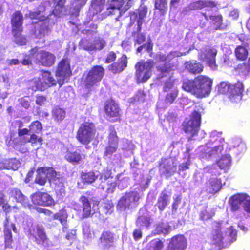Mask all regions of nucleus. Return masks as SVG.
Instances as JSON below:
<instances>
[{
	"instance_id": "nucleus-22",
	"label": "nucleus",
	"mask_w": 250,
	"mask_h": 250,
	"mask_svg": "<svg viewBox=\"0 0 250 250\" xmlns=\"http://www.w3.org/2000/svg\"><path fill=\"white\" fill-rule=\"evenodd\" d=\"M248 197V196L244 193H237L232 195L229 201L231 211L232 212L238 211Z\"/></svg>"
},
{
	"instance_id": "nucleus-12",
	"label": "nucleus",
	"mask_w": 250,
	"mask_h": 250,
	"mask_svg": "<svg viewBox=\"0 0 250 250\" xmlns=\"http://www.w3.org/2000/svg\"><path fill=\"white\" fill-rule=\"evenodd\" d=\"M217 50L212 47L208 46L202 48L199 53V59L206 62L212 69L217 67L215 57Z\"/></svg>"
},
{
	"instance_id": "nucleus-27",
	"label": "nucleus",
	"mask_w": 250,
	"mask_h": 250,
	"mask_svg": "<svg viewBox=\"0 0 250 250\" xmlns=\"http://www.w3.org/2000/svg\"><path fill=\"white\" fill-rule=\"evenodd\" d=\"M50 30V27L48 21L46 19L44 21H41L37 23V27H36L35 35L37 38H42L47 35Z\"/></svg>"
},
{
	"instance_id": "nucleus-28",
	"label": "nucleus",
	"mask_w": 250,
	"mask_h": 250,
	"mask_svg": "<svg viewBox=\"0 0 250 250\" xmlns=\"http://www.w3.org/2000/svg\"><path fill=\"white\" fill-rule=\"evenodd\" d=\"M84 158V155H81L77 151H67L64 159L69 163L73 165L80 164Z\"/></svg>"
},
{
	"instance_id": "nucleus-2",
	"label": "nucleus",
	"mask_w": 250,
	"mask_h": 250,
	"mask_svg": "<svg viewBox=\"0 0 250 250\" xmlns=\"http://www.w3.org/2000/svg\"><path fill=\"white\" fill-rule=\"evenodd\" d=\"M212 80L209 78L200 75L193 81L188 80L183 82L182 88L197 97L202 98L208 96L211 91Z\"/></svg>"
},
{
	"instance_id": "nucleus-37",
	"label": "nucleus",
	"mask_w": 250,
	"mask_h": 250,
	"mask_svg": "<svg viewBox=\"0 0 250 250\" xmlns=\"http://www.w3.org/2000/svg\"><path fill=\"white\" fill-rule=\"evenodd\" d=\"M164 246V243L162 240L155 239L149 242L146 250H162Z\"/></svg>"
},
{
	"instance_id": "nucleus-1",
	"label": "nucleus",
	"mask_w": 250,
	"mask_h": 250,
	"mask_svg": "<svg viewBox=\"0 0 250 250\" xmlns=\"http://www.w3.org/2000/svg\"><path fill=\"white\" fill-rule=\"evenodd\" d=\"M222 229L221 222L214 221L212 223L210 245L218 250L228 247L237 239V232L232 226L228 228L224 233Z\"/></svg>"
},
{
	"instance_id": "nucleus-42",
	"label": "nucleus",
	"mask_w": 250,
	"mask_h": 250,
	"mask_svg": "<svg viewBox=\"0 0 250 250\" xmlns=\"http://www.w3.org/2000/svg\"><path fill=\"white\" fill-rule=\"evenodd\" d=\"M248 53L247 49L242 46H238L235 49L236 56L239 60H244L246 59Z\"/></svg>"
},
{
	"instance_id": "nucleus-53",
	"label": "nucleus",
	"mask_w": 250,
	"mask_h": 250,
	"mask_svg": "<svg viewBox=\"0 0 250 250\" xmlns=\"http://www.w3.org/2000/svg\"><path fill=\"white\" fill-rule=\"evenodd\" d=\"M155 7L156 9L163 11L167 7V0H155Z\"/></svg>"
},
{
	"instance_id": "nucleus-6",
	"label": "nucleus",
	"mask_w": 250,
	"mask_h": 250,
	"mask_svg": "<svg viewBox=\"0 0 250 250\" xmlns=\"http://www.w3.org/2000/svg\"><path fill=\"white\" fill-rule=\"evenodd\" d=\"M96 133V128L94 124L85 122L79 127L76 138L81 144L87 145L95 139Z\"/></svg>"
},
{
	"instance_id": "nucleus-48",
	"label": "nucleus",
	"mask_w": 250,
	"mask_h": 250,
	"mask_svg": "<svg viewBox=\"0 0 250 250\" xmlns=\"http://www.w3.org/2000/svg\"><path fill=\"white\" fill-rule=\"evenodd\" d=\"M114 204L111 200H106L103 203L102 209L105 214H110L112 212Z\"/></svg>"
},
{
	"instance_id": "nucleus-51",
	"label": "nucleus",
	"mask_w": 250,
	"mask_h": 250,
	"mask_svg": "<svg viewBox=\"0 0 250 250\" xmlns=\"http://www.w3.org/2000/svg\"><path fill=\"white\" fill-rule=\"evenodd\" d=\"M108 143L118 144L119 138L115 129L111 130L108 136Z\"/></svg>"
},
{
	"instance_id": "nucleus-38",
	"label": "nucleus",
	"mask_w": 250,
	"mask_h": 250,
	"mask_svg": "<svg viewBox=\"0 0 250 250\" xmlns=\"http://www.w3.org/2000/svg\"><path fill=\"white\" fill-rule=\"evenodd\" d=\"M118 147V144L108 143V145L104 148V157H110L117 151Z\"/></svg>"
},
{
	"instance_id": "nucleus-60",
	"label": "nucleus",
	"mask_w": 250,
	"mask_h": 250,
	"mask_svg": "<svg viewBox=\"0 0 250 250\" xmlns=\"http://www.w3.org/2000/svg\"><path fill=\"white\" fill-rule=\"evenodd\" d=\"M181 198L180 195H177L174 198L172 205V210L176 211L177 210L178 206L181 203Z\"/></svg>"
},
{
	"instance_id": "nucleus-23",
	"label": "nucleus",
	"mask_w": 250,
	"mask_h": 250,
	"mask_svg": "<svg viewBox=\"0 0 250 250\" xmlns=\"http://www.w3.org/2000/svg\"><path fill=\"white\" fill-rule=\"evenodd\" d=\"M99 240L101 247L104 250H108L114 246V234L109 231H104Z\"/></svg>"
},
{
	"instance_id": "nucleus-26",
	"label": "nucleus",
	"mask_w": 250,
	"mask_h": 250,
	"mask_svg": "<svg viewBox=\"0 0 250 250\" xmlns=\"http://www.w3.org/2000/svg\"><path fill=\"white\" fill-rule=\"evenodd\" d=\"M68 214L65 208L59 210V211L54 213L53 215V219L54 220H58L62 226V230L65 231L68 228Z\"/></svg>"
},
{
	"instance_id": "nucleus-52",
	"label": "nucleus",
	"mask_w": 250,
	"mask_h": 250,
	"mask_svg": "<svg viewBox=\"0 0 250 250\" xmlns=\"http://www.w3.org/2000/svg\"><path fill=\"white\" fill-rule=\"evenodd\" d=\"M119 106L117 103L112 99L107 100L104 104V109H118Z\"/></svg>"
},
{
	"instance_id": "nucleus-19",
	"label": "nucleus",
	"mask_w": 250,
	"mask_h": 250,
	"mask_svg": "<svg viewBox=\"0 0 250 250\" xmlns=\"http://www.w3.org/2000/svg\"><path fill=\"white\" fill-rule=\"evenodd\" d=\"M34 82L37 89L43 91L47 87L55 85L57 82L49 72L43 71L42 73L41 79H35Z\"/></svg>"
},
{
	"instance_id": "nucleus-57",
	"label": "nucleus",
	"mask_w": 250,
	"mask_h": 250,
	"mask_svg": "<svg viewBox=\"0 0 250 250\" xmlns=\"http://www.w3.org/2000/svg\"><path fill=\"white\" fill-rule=\"evenodd\" d=\"M212 215L207 209L202 210L200 213V219L202 220H208L212 218Z\"/></svg>"
},
{
	"instance_id": "nucleus-47",
	"label": "nucleus",
	"mask_w": 250,
	"mask_h": 250,
	"mask_svg": "<svg viewBox=\"0 0 250 250\" xmlns=\"http://www.w3.org/2000/svg\"><path fill=\"white\" fill-rule=\"evenodd\" d=\"M104 184V189L107 193H113L114 192L117 185L116 182L114 180H108Z\"/></svg>"
},
{
	"instance_id": "nucleus-32",
	"label": "nucleus",
	"mask_w": 250,
	"mask_h": 250,
	"mask_svg": "<svg viewBox=\"0 0 250 250\" xmlns=\"http://www.w3.org/2000/svg\"><path fill=\"white\" fill-rule=\"evenodd\" d=\"M11 197L24 206L28 203V198L24 195L21 191L18 188H13L10 191Z\"/></svg>"
},
{
	"instance_id": "nucleus-20",
	"label": "nucleus",
	"mask_w": 250,
	"mask_h": 250,
	"mask_svg": "<svg viewBox=\"0 0 250 250\" xmlns=\"http://www.w3.org/2000/svg\"><path fill=\"white\" fill-rule=\"evenodd\" d=\"M187 246V240L184 235L178 234L171 238L167 250H185Z\"/></svg>"
},
{
	"instance_id": "nucleus-9",
	"label": "nucleus",
	"mask_w": 250,
	"mask_h": 250,
	"mask_svg": "<svg viewBox=\"0 0 250 250\" xmlns=\"http://www.w3.org/2000/svg\"><path fill=\"white\" fill-rule=\"evenodd\" d=\"M104 74V69L100 66L93 67L88 73L84 80L86 89L91 90L101 81Z\"/></svg>"
},
{
	"instance_id": "nucleus-30",
	"label": "nucleus",
	"mask_w": 250,
	"mask_h": 250,
	"mask_svg": "<svg viewBox=\"0 0 250 250\" xmlns=\"http://www.w3.org/2000/svg\"><path fill=\"white\" fill-rule=\"evenodd\" d=\"M127 57L125 55H123L117 62L110 66L109 69L114 73H119L127 66Z\"/></svg>"
},
{
	"instance_id": "nucleus-46",
	"label": "nucleus",
	"mask_w": 250,
	"mask_h": 250,
	"mask_svg": "<svg viewBox=\"0 0 250 250\" xmlns=\"http://www.w3.org/2000/svg\"><path fill=\"white\" fill-rule=\"evenodd\" d=\"M97 178V176L95 175L93 171H89L82 175L83 181L88 184L92 183L96 180Z\"/></svg>"
},
{
	"instance_id": "nucleus-5",
	"label": "nucleus",
	"mask_w": 250,
	"mask_h": 250,
	"mask_svg": "<svg viewBox=\"0 0 250 250\" xmlns=\"http://www.w3.org/2000/svg\"><path fill=\"white\" fill-rule=\"evenodd\" d=\"M176 66H171V64H164L162 65H159L157 67L158 71L160 72V78L164 77H170L168 80L167 81L164 86V90L167 92L170 89H172L171 93L167 94L166 98V102L167 104H171L177 96L178 91L174 88L173 80L172 79L171 75L172 74V71L174 70Z\"/></svg>"
},
{
	"instance_id": "nucleus-63",
	"label": "nucleus",
	"mask_w": 250,
	"mask_h": 250,
	"mask_svg": "<svg viewBox=\"0 0 250 250\" xmlns=\"http://www.w3.org/2000/svg\"><path fill=\"white\" fill-rule=\"evenodd\" d=\"M65 238L68 240H73L76 238V231L74 229L70 230L66 235Z\"/></svg>"
},
{
	"instance_id": "nucleus-13",
	"label": "nucleus",
	"mask_w": 250,
	"mask_h": 250,
	"mask_svg": "<svg viewBox=\"0 0 250 250\" xmlns=\"http://www.w3.org/2000/svg\"><path fill=\"white\" fill-rule=\"evenodd\" d=\"M131 6L130 0H111L106 5L105 16L115 14L116 11L125 12Z\"/></svg>"
},
{
	"instance_id": "nucleus-55",
	"label": "nucleus",
	"mask_w": 250,
	"mask_h": 250,
	"mask_svg": "<svg viewBox=\"0 0 250 250\" xmlns=\"http://www.w3.org/2000/svg\"><path fill=\"white\" fill-rule=\"evenodd\" d=\"M238 69L243 75H247L250 72V58L249 59L248 65L246 64L241 65Z\"/></svg>"
},
{
	"instance_id": "nucleus-39",
	"label": "nucleus",
	"mask_w": 250,
	"mask_h": 250,
	"mask_svg": "<svg viewBox=\"0 0 250 250\" xmlns=\"http://www.w3.org/2000/svg\"><path fill=\"white\" fill-rule=\"evenodd\" d=\"M4 249H12L13 240L11 231L8 229L4 231Z\"/></svg>"
},
{
	"instance_id": "nucleus-24",
	"label": "nucleus",
	"mask_w": 250,
	"mask_h": 250,
	"mask_svg": "<svg viewBox=\"0 0 250 250\" xmlns=\"http://www.w3.org/2000/svg\"><path fill=\"white\" fill-rule=\"evenodd\" d=\"M37 174L35 179V183L41 186H43L46 182L47 173H51L52 175H56V171L52 168L40 167L37 169Z\"/></svg>"
},
{
	"instance_id": "nucleus-43",
	"label": "nucleus",
	"mask_w": 250,
	"mask_h": 250,
	"mask_svg": "<svg viewBox=\"0 0 250 250\" xmlns=\"http://www.w3.org/2000/svg\"><path fill=\"white\" fill-rule=\"evenodd\" d=\"M21 32L22 31H16L15 32H12V33L15 43L22 45L25 44L27 40L25 37L22 36L21 34Z\"/></svg>"
},
{
	"instance_id": "nucleus-25",
	"label": "nucleus",
	"mask_w": 250,
	"mask_h": 250,
	"mask_svg": "<svg viewBox=\"0 0 250 250\" xmlns=\"http://www.w3.org/2000/svg\"><path fill=\"white\" fill-rule=\"evenodd\" d=\"M205 19L210 20L213 25V30H224L228 25V22H223L222 16L221 15L208 16L204 14Z\"/></svg>"
},
{
	"instance_id": "nucleus-21",
	"label": "nucleus",
	"mask_w": 250,
	"mask_h": 250,
	"mask_svg": "<svg viewBox=\"0 0 250 250\" xmlns=\"http://www.w3.org/2000/svg\"><path fill=\"white\" fill-rule=\"evenodd\" d=\"M244 86L240 81L232 83L229 90V99L232 102H238L242 98Z\"/></svg>"
},
{
	"instance_id": "nucleus-44",
	"label": "nucleus",
	"mask_w": 250,
	"mask_h": 250,
	"mask_svg": "<svg viewBox=\"0 0 250 250\" xmlns=\"http://www.w3.org/2000/svg\"><path fill=\"white\" fill-rule=\"evenodd\" d=\"M216 6L215 2L209 0L198 1L194 3V7L196 8L201 9L205 7H214Z\"/></svg>"
},
{
	"instance_id": "nucleus-41",
	"label": "nucleus",
	"mask_w": 250,
	"mask_h": 250,
	"mask_svg": "<svg viewBox=\"0 0 250 250\" xmlns=\"http://www.w3.org/2000/svg\"><path fill=\"white\" fill-rule=\"evenodd\" d=\"M150 225V218L146 216L140 215L136 220V225L139 227H148Z\"/></svg>"
},
{
	"instance_id": "nucleus-14",
	"label": "nucleus",
	"mask_w": 250,
	"mask_h": 250,
	"mask_svg": "<svg viewBox=\"0 0 250 250\" xmlns=\"http://www.w3.org/2000/svg\"><path fill=\"white\" fill-rule=\"evenodd\" d=\"M159 167L160 174L167 177L173 175L177 170L175 160L171 157L161 158Z\"/></svg>"
},
{
	"instance_id": "nucleus-31",
	"label": "nucleus",
	"mask_w": 250,
	"mask_h": 250,
	"mask_svg": "<svg viewBox=\"0 0 250 250\" xmlns=\"http://www.w3.org/2000/svg\"><path fill=\"white\" fill-rule=\"evenodd\" d=\"M206 187L210 193L215 194L222 188L221 180L218 178L210 179L207 182Z\"/></svg>"
},
{
	"instance_id": "nucleus-29",
	"label": "nucleus",
	"mask_w": 250,
	"mask_h": 250,
	"mask_svg": "<svg viewBox=\"0 0 250 250\" xmlns=\"http://www.w3.org/2000/svg\"><path fill=\"white\" fill-rule=\"evenodd\" d=\"M12 32L22 30L23 16L20 11H16L11 20Z\"/></svg>"
},
{
	"instance_id": "nucleus-18",
	"label": "nucleus",
	"mask_w": 250,
	"mask_h": 250,
	"mask_svg": "<svg viewBox=\"0 0 250 250\" xmlns=\"http://www.w3.org/2000/svg\"><path fill=\"white\" fill-rule=\"evenodd\" d=\"M106 44L105 41L100 37L95 38L92 42L87 39H82L80 42V46L88 51L101 50L105 46Z\"/></svg>"
},
{
	"instance_id": "nucleus-34",
	"label": "nucleus",
	"mask_w": 250,
	"mask_h": 250,
	"mask_svg": "<svg viewBox=\"0 0 250 250\" xmlns=\"http://www.w3.org/2000/svg\"><path fill=\"white\" fill-rule=\"evenodd\" d=\"M99 179L101 181L100 186H101V188L104 190L105 188L104 183L108 180H113L111 169L108 168L104 169L102 172L100 174Z\"/></svg>"
},
{
	"instance_id": "nucleus-61",
	"label": "nucleus",
	"mask_w": 250,
	"mask_h": 250,
	"mask_svg": "<svg viewBox=\"0 0 250 250\" xmlns=\"http://www.w3.org/2000/svg\"><path fill=\"white\" fill-rule=\"evenodd\" d=\"M86 1L87 0H75L73 4L76 11H79L80 8L85 4Z\"/></svg>"
},
{
	"instance_id": "nucleus-59",
	"label": "nucleus",
	"mask_w": 250,
	"mask_h": 250,
	"mask_svg": "<svg viewBox=\"0 0 250 250\" xmlns=\"http://www.w3.org/2000/svg\"><path fill=\"white\" fill-rule=\"evenodd\" d=\"M238 39L242 42L244 46L248 47L249 49L250 48V38L246 37L245 35H241L238 36Z\"/></svg>"
},
{
	"instance_id": "nucleus-15",
	"label": "nucleus",
	"mask_w": 250,
	"mask_h": 250,
	"mask_svg": "<svg viewBox=\"0 0 250 250\" xmlns=\"http://www.w3.org/2000/svg\"><path fill=\"white\" fill-rule=\"evenodd\" d=\"M29 238L38 245H43L47 242L48 238L44 228L39 224L33 226L29 231Z\"/></svg>"
},
{
	"instance_id": "nucleus-33",
	"label": "nucleus",
	"mask_w": 250,
	"mask_h": 250,
	"mask_svg": "<svg viewBox=\"0 0 250 250\" xmlns=\"http://www.w3.org/2000/svg\"><path fill=\"white\" fill-rule=\"evenodd\" d=\"M169 200V195L166 191H162L158 197L156 205L160 211L164 210Z\"/></svg>"
},
{
	"instance_id": "nucleus-64",
	"label": "nucleus",
	"mask_w": 250,
	"mask_h": 250,
	"mask_svg": "<svg viewBox=\"0 0 250 250\" xmlns=\"http://www.w3.org/2000/svg\"><path fill=\"white\" fill-rule=\"evenodd\" d=\"M20 103L22 107L27 109L30 107L29 101L27 98H22L20 100Z\"/></svg>"
},
{
	"instance_id": "nucleus-17",
	"label": "nucleus",
	"mask_w": 250,
	"mask_h": 250,
	"mask_svg": "<svg viewBox=\"0 0 250 250\" xmlns=\"http://www.w3.org/2000/svg\"><path fill=\"white\" fill-rule=\"evenodd\" d=\"M33 204L43 207H49L55 205V202L52 197L47 192H36L31 196Z\"/></svg>"
},
{
	"instance_id": "nucleus-62",
	"label": "nucleus",
	"mask_w": 250,
	"mask_h": 250,
	"mask_svg": "<svg viewBox=\"0 0 250 250\" xmlns=\"http://www.w3.org/2000/svg\"><path fill=\"white\" fill-rule=\"evenodd\" d=\"M46 101V98L45 96L38 95H37L36 103L38 105L40 106H42L44 104Z\"/></svg>"
},
{
	"instance_id": "nucleus-7",
	"label": "nucleus",
	"mask_w": 250,
	"mask_h": 250,
	"mask_svg": "<svg viewBox=\"0 0 250 250\" xmlns=\"http://www.w3.org/2000/svg\"><path fill=\"white\" fill-rule=\"evenodd\" d=\"M201 123L200 113L194 110L191 114L190 119H186L182 124L184 131L190 135V138L198 134Z\"/></svg>"
},
{
	"instance_id": "nucleus-16",
	"label": "nucleus",
	"mask_w": 250,
	"mask_h": 250,
	"mask_svg": "<svg viewBox=\"0 0 250 250\" xmlns=\"http://www.w3.org/2000/svg\"><path fill=\"white\" fill-rule=\"evenodd\" d=\"M71 74V72L68 61L63 59L59 63L56 72V76L60 86L62 85L65 81H67Z\"/></svg>"
},
{
	"instance_id": "nucleus-54",
	"label": "nucleus",
	"mask_w": 250,
	"mask_h": 250,
	"mask_svg": "<svg viewBox=\"0 0 250 250\" xmlns=\"http://www.w3.org/2000/svg\"><path fill=\"white\" fill-rule=\"evenodd\" d=\"M36 133H32V134L30 135V138L27 140H25L24 141V143H32L33 144H35L37 142L40 143L41 144H42V139L41 137L38 138V136L36 135Z\"/></svg>"
},
{
	"instance_id": "nucleus-50",
	"label": "nucleus",
	"mask_w": 250,
	"mask_h": 250,
	"mask_svg": "<svg viewBox=\"0 0 250 250\" xmlns=\"http://www.w3.org/2000/svg\"><path fill=\"white\" fill-rule=\"evenodd\" d=\"M230 85L231 84L227 82H221L218 86L219 91L222 94L228 93L229 95Z\"/></svg>"
},
{
	"instance_id": "nucleus-3",
	"label": "nucleus",
	"mask_w": 250,
	"mask_h": 250,
	"mask_svg": "<svg viewBox=\"0 0 250 250\" xmlns=\"http://www.w3.org/2000/svg\"><path fill=\"white\" fill-rule=\"evenodd\" d=\"M147 13V8L141 5L139 8L130 14V27H132V36L135 43L140 44L146 39L145 34L141 32L142 25L145 22Z\"/></svg>"
},
{
	"instance_id": "nucleus-58",
	"label": "nucleus",
	"mask_w": 250,
	"mask_h": 250,
	"mask_svg": "<svg viewBox=\"0 0 250 250\" xmlns=\"http://www.w3.org/2000/svg\"><path fill=\"white\" fill-rule=\"evenodd\" d=\"M157 229L158 231V234H163L164 235H167L171 231L170 227L169 226L166 227H158L157 228Z\"/></svg>"
},
{
	"instance_id": "nucleus-4",
	"label": "nucleus",
	"mask_w": 250,
	"mask_h": 250,
	"mask_svg": "<svg viewBox=\"0 0 250 250\" xmlns=\"http://www.w3.org/2000/svg\"><path fill=\"white\" fill-rule=\"evenodd\" d=\"M32 60L43 66H50L55 62V56L41 48L35 47L29 51L28 55L25 57L21 63L24 65H29Z\"/></svg>"
},
{
	"instance_id": "nucleus-36",
	"label": "nucleus",
	"mask_w": 250,
	"mask_h": 250,
	"mask_svg": "<svg viewBox=\"0 0 250 250\" xmlns=\"http://www.w3.org/2000/svg\"><path fill=\"white\" fill-rule=\"evenodd\" d=\"M186 68L189 72L193 74L200 73L203 71V66L200 63L195 62H188Z\"/></svg>"
},
{
	"instance_id": "nucleus-8",
	"label": "nucleus",
	"mask_w": 250,
	"mask_h": 250,
	"mask_svg": "<svg viewBox=\"0 0 250 250\" xmlns=\"http://www.w3.org/2000/svg\"><path fill=\"white\" fill-rule=\"evenodd\" d=\"M154 62L151 60L139 62L135 65L136 77L139 83L146 82L152 74Z\"/></svg>"
},
{
	"instance_id": "nucleus-56",
	"label": "nucleus",
	"mask_w": 250,
	"mask_h": 250,
	"mask_svg": "<svg viewBox=\"0 0 250 250\" xmlns=\"http://www.w3.org/2000/svg\"><path fill=\"white\" fill-rule=\"evenodd\" d=\"M187 52H181L177 51H171L168 55H167V58H168V62L170 61L172 59H173L174 58L176 57H180L182 55H185L186 54Z\"/></svg>"
},
{
	"instance_id": "nucleus-40",
	"label": "nucleus",
	"mask_w": 250,
	"mask_h": 250,
	"mask_svg": "<svg viewBox=\"0 0 250 250\" xmlns=\"http://www.w3.org/2000/svg\"><path fill=\"white\" fill-rule=\"evenodd\" d=\"M217 164L220 169L227 170L231 165V159L229 157H222L218 161Z\"/></svg>"
},
{
	"instance_id": "nucleus-45",
	"label": "nucleus",
	"mask_w": 250,
	"mask_h": 250,
	"mask_svg": "<svg viewBox=\"0 0 250 250\" xmlns=\"http://www.w3.org/2000/svg\"><path fill=\"white\" fill-rule=\"evenodd\" d=\"M30 132L34 133H40L42 132V124L39 121H35L31 123L29 126Z\"/></svg>"
},
{
	"instance_id": "nucleus-11",
	"label": "nucleus",
	"mask_w": 250,
	"mask_h": 250,
	"mask_svg": "<svg viewBox=\"0 0 250 250\" xmlns=\"http://www.w3.org/2000/svg\"><path fill=\"white\" fill-rule=\"evenodd\" d=\"M140 199L139 193L136 191L125 192L119 200L117 208L121 210L129 209L132 204H136Z\"/></svg>"
},
{
	"instance_id": "nucleus-10",
	"label": "nucleus",
	"mask_w": 250,
	"mask_h": 250,
	"mask_svg": "<svg viewBox=\"0 0 250 250\" xmlns=\"http://www.w3.org/2000/svg\"><path fill=\"white\" fill-rule=\"evenodd\" d=\"M85 194L86 196L82 195L80 197L79 201L82 204L83 216V218H87L95 213L94 208L98 207L100 201L95 197L90 198L93 204V209H92L91 204L88 199V197L92 195V193L90 191H87L85 193Z\"/></svg>"
},
{
	"instance_id": "nucleus-49",
	"label": "nucleus",
	"mask_w": 250,
	"mask_h": 250,
	"mask_svg": "<svg viewBox=\"0 0 250 250\" xmlns=\"http://www.w3.org/2000/svg\"><path fill=\"white\" fill-rule=\"evenodd\" d=\"M53 118L56 121H61L63 120L65 116V110H53Z\"/></svg>"
},
{
	"instance_id": "nucleus-35",
	"label": "nucleus",
	"mask_w": 250,
	"mask_h": 250,
	"mask_svg": "<svg viewBox=\"0 0 250 250\" xmlns=\"http://www.w3.org/2000/svg\"><path fill=\"white\" fill-rule=\"evenodd\" d=\"M105 0H92L90 12L96 14L100 12L104 6Z\"/></svg>"
}]
</instances>
